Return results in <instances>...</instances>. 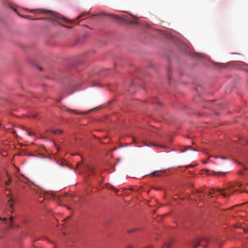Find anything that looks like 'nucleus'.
Instances as JSON below:
<instances>
[{
	"mask_svg": "<svg viewBox=\"0 0 248 248\" xmlns=\"http://www.w3.org/2000/svg\"><path fill=\"white\" fill-rule=\"evenodd\" d=\"M38 12L40 13H43L46 15H48L51 16L50 17V20L52 22H53L54 24H56V20H60L61 19H63L64 20L69 22H73V21H71L67 20L66 18L62 16L60 14L56 13H53L52 12L45 10L43 9H32V10H29V12L30 13H36V12Z\"/></svg>",
	"mask_w": 248,
	"mask_h": 248,
	"instance_id": "obj_1",
	"label": "nucleus"
},
{
	"mask_svg": "<svg viewBox=\"0 0 248 248\" xmlns=\"http://www.w3.org/2000/svg\"><path fill=\"white\" fill-rule=\"evenodd\" d=\"M234 186L233 185L231 184L226 186L223 189L217 188L216 191L223 197H227L232 194L235 190H236V189H234Z\"/></svg>",
	"mask_w": 248,
	"mask_h": 248,
	"instance_id": "obj_2",
	"label": "nucleus"
},
{
	"mask_svg": "<svg viewBox=\"0 0 248 248\" xmlns=\"http://www.w3.org/2000/svg\"><path fill=\"white\" fill-rule=\"evenodd\" d=\"M0 220H2L1 223L2 224L6 225L7 226L6 227L8 229L12 227V226L13 225V223H12L13 217H10V220H8L6 218H3V219H2L0 217Z\"/></svg>",
	"mask_w": 248,
	"mask_h": 248,
	"instance_id": "obj_3",
	"label": "nucleus"
},
{
	"mask_svg": "<svg viewBox=\"0 0 248 248\" xmlns=\"http://www.w3.org/2000/svg\"><path fill=\"white\" fill-rule=\"evenodd\" d=\"M205 241L206 242L208 241V240L206 238H202L201 239H196L194 240L192 242L190 243V246L193 248H196L198 246L200 245V242L201 241Z\"/></svg>",
	"mask_w": 248,
	"mask_h": 248,
	"instance_id": "obj_4",
	"label": "nucleus"
},
{
	"mask_svg": "<svg viewBox=\"0 0 248 248\" xmlns=\"http://www.w3.org/2000/svg\"><path fill=\"white\" fill-rule=\"evenodd\" d=\"M174 240L173 239H170L164 243L163 246L161 248H170L171 246L173 243Z\"/></svg>",
	"mask_w": 248,
	"mask_h": 248,
	"instance_id": "obj_5",
	"label": "nucleus"
},
{
	"mask_svg": "<svg viewBox=\"0 0 248 248\" xmlns=\"http://www.w3.org/2000/svg\"><path fill=\"white\" fill-rule=\"evenodd\" d=\"M7 201L10 207L12 208L14 203V200L13 196L11 194L7 195Z\"/></svg>",
	"mask_w": 248,
	"mask_h": 248,
	"instance_id": "obj_6",
	"label": "nucleus"
},
{
	"mask_svg": "<svg viewBox=\"0 0 248 248\" xmlns=\"http://www.w3.org/2000/svg\"><path fill=\"white\" fill-rule=\"evenodd\" d=\"M109 16L114 18L115 20L120 21V20H122V18H121L120 17L116 16V15H113V14H109Z\"/></svg>",
	"mask_w": 248,
	"mask_h": 248,
	"instance_id": "obj_7",
	"label": "nucleus"
},
{
	"mask_svg": "<svg viewBox=\"0 0 248 248\" xmlns=\"http://www.w3.org/2000/svg\"><path fill=\"white\" fill-rule=\"evenodd\" d=\"M6 175H7V177H9V179L8 181H7L5 182V184L6 186H8L11 184L12 180H11V178L9 176V175L7 172H6Z\"/></svg>",
	"mask_w": 248,
	"mask_h": 248,
	"instance_id": "obj_8",
	"label": "nucleus"
},
{
	"mask_svg": "<svg viewBox=\"0 0 248 248\" xmlns=\"http://www.w3.org/2000/svg\"><path fill=\"white\" fill-rule=\"evenodd\" d=\"M88 12H85V13H84L83 14H82L81 15H80V16H79L77 19L76 20H78V19H79V18H86V17L87 16V15H88Z\"/></svg>",
	"mask_w": 248,
	"mask_h": 248,
	"instance_id": "obj_9",
	"label": "nucleus"
},
{
	"mask_svg": "<svg viewBox=\"0 0 248 248\" xmlns=\"http://www.w3.org/2000/svg\"><path fill=\"white\" fill-rule=\"evenodd\" d=\"M19 16L22 17H23V18H25L26 19H28L30 20H36V19H42V18L33 19V18H31L30 16H21L20 15H19Z\"/></svg>",
	"mask_w": 248,
	"mask_h": 248,
	"instance_id": "obj_10",
	"label": "nucleus"
},
{
	"mask_svg": "<svg viewBox=\"0 0 248 248\" xmlns=\"http://www.w3.org/2000/svg\"><path fill=\"white\" fill-rule=\"evenodd\" d=\"M65 110L69 111V112H74L77 114H81V113L79 112L78 110H74V109H70L69 108H65Z\"/></svg>",
	"mask_w": 248,
	"mask_h": 248,
	"instance_id": "obj_11",
	"label": "nucleus"
},
{
	"mask_svg": "<svg viewBox=\"0 0 248 248\" xmlns=\"http://www.w3.org/2000/svg\"><path fill=\"white\" fill-rule=\"evenodd\" d=\"M52 132L53 134H58L59 135H61L62 133V130H52Z\"/></svg>",
	"mask_w": 248,
	"mask_h": 248,
	"instance_id": "obj_12",
	"label": "nucleus"
},
{
	"mask_svg": "<svg viewBox=\"0 0 248 248\" xmlns=\"http://www.w3.org/2000/svg\"><path fill=\"white\" fill-rule=\"evenodd\" d=\"M188 149H192V150H193L194 151H197L195 148H192L191 146H187L186 149L185 150H183V152L186 151Z\"/></svg>",
	"mask_w": 248,
	"mask_h": 248,
	"instance_id": "obj_13",
	"label": "nucleus"
},
{
	"mask_svg": "<svg viewBox=\"0 0 248 248\" xmlns=\"http://www.w3.org/2000/svg\"><path fill=\"white\" fill-rule=\"evenodd\" d=\"M153 144V145H154V146H159V147H161V148H167V146H165V145H164V146H162V145H161H161H156V144Z\"/></svg>",
	"mask_w": 248,
	"mask_h": 248,
	"instance_id": "obj_14",
	"label": "nucleus"
},
{
	"mask_svg": "<svg viewBox=\"0 0 248 248\" xmlns=\"http://www.w3.org/2000/svg\"><path fill=\"white\" fill-rule=\"evenodd\" d=\"M135 231H136L135 229L129 230L127 231V232L128 233H130V232H135Z\"/></svg>",
	"mask_w": 248,
	"mask_h": 248,
	"instance_id": "obj_15",
	"label": "nucleus"
},
{
	"mask_svg": "<svg viewBox=\"0 0 248 248\" xmlns=\"http://www.w3.org/2000/svg\"><path fill=\"white\" fill-rule=\"evenodd\" d=\"M153 104H158V105L160 104V103L157 100H155V101H153Z\"/></svg>",
	"mask_w": 248,
	"mask_h": 248,
	"instance_id": "obj_16",
	"label": "nucleus"
},
{
	"mask_svg": "<svg viewBox=\"0 0 248 248\" xmlns=\"http://www.w3.org/2000/svg\"><path fill=\"white\" fill-rule=\"evenodd\" d=\"M215 193V191L214 190H211V191L210 192V194H213Z\"/></svg>",
	"mask_w": 248,
	"mask_h": 248,
	"instance_id": "obj_17",
	"label": "nucleus"
},
{
	"mask_svg": "<svg viewBox=\"0 0 248 248\" xmlns=\"http://www.w3.org/2000/svg\"><path fill=\"white\" fill-rule=\"evenodd\" d=\"M126 248H133V247L131 246H128Z\"/></svg>",
	"mask_w": 248,
	"mask_h": 248,
	"instance_id": "obj_18",
	"label": "nucleus"
},
{
	"mask_svg": "<svg viewBox=\"0 0 248 248\" xmlns=\"http://www.w3.org/2000/svg\"><path fill=\"white\" fill-rule=\"evenodd\" d=\"M29 135H30V136H31V135H33V133H31V132H29Z\"/></svg>",
	"mask_w": 248,
	"mask_h": 248,
	"instance_id": "obj_19",
	"label": "nucleus"
},
{
	"mask_svg": "<svg viewBox=\"0 0 248 248\" xmlns=\"http://www.w3.org/2000/svg\"><path fill=\"white\" fill-rule=\"evenodd\" d=\"M137 23V22H132V24H136Z\"/></svg>",
	"mask_w": 248,
	"mask_h": 248,
	"instance_id": "obj_20",
	"label": "nucleus"
},
{
	"mask_svg": "<svg viewBox=\"0 0 248 248\" xmlns=\"http://www.w3.org/2000/svg\"><path fill=\"white\" fill-rule=\"evenodd\" d=\"M156 173H157V172H153V174L155 175Z\"/></svg>",
	"mask_w": 248,
	"mask_h": 248,
	"instance_id": "obj_21",
	"label": "nucleus"
},
{
	"mask_svg": "<svg viewBox=\"0 0 248 248\" xmlns=\"http://www.w3.org/2000/svg\"><path fill=\"white\" fill-rule=\"evenodd\" d=\"M66 207H67V208L68 210H70V208L69 207L67 206Z\"/></svg>",
	"mask_w": 248,
	"mask_h": 248,
	"instance_id": "obj_22",
	"label": "nucleus"
},
{
	"mask_svg": "<svg viewBox=\"0 0 248 248\" xmlns=\"http://www.w3.org/2000/svg\"><path fill=\"white\" fill-rule=\"evenodd\" d=\"M33 117L34 118H36V115H34L33 116Z\"/></svg>",
	"mask_w": 248,
	"mask_h": 248,
	"instance_id": "obj_23",
	"label": "nucleus"
},
{
	"mask_svg": "<svg viewBox=\"0 0 248 248\" xmlns=\"http://www.w3.org/2000/svg\"><path fill=\"white\" fill-rule=\"evenodd\" d=\"M145 145H146V146H149V144H145Z\"/></svg>",
	"mask_w": 248,
	"mask_h": 248,
	"instance_id": "obj_24",
	"label": "nucleus"
},
{
	"mask_svg": "<svg viewBox=\"0 0 248 248\" xmlns=\"http://www.w3.org/2000/svg\"><path fill=\"white\" fill-rule=\"evenodd\" d=\"M6 190L7 191H9V190L8 188H6Z\"/></svg>",
	"mask_w": 248,
	"mask_h": 248,
	"instance_id": "obj_25",
	"label": "nucleus"
},
{
	"mask_svg": "<svg viewBox=\"0 0 248 248\" xmlns=\"http://www.w3.org/2000/svg\"><path fill=\"white\" fill-rule=\"evenodd\" d=\"M238 186H240V185L238 184Z\"/></svg>",
	"mask_w": 248,
	"mask_h": 248,
	"instance_id": "obj_26",
	"label": "nucleus"
},
{
	"mask_svg": "<svg viewBox=\"0 0 248 248\" xmlns=\"http://www.w3.org/2000/svg\"><path fill=\"white\" fill-rule=\"evenodd\" d=\"M109 14H108V16H109ZM106 16H107V14H106Z\"/></svg>",
	"mask_w": 248,
	"mask_h": 248,
	"instance_id": "obj_27",
	"label": "nucleus"
},
{
	"mask_svg": "<svg viewBox=\"0 0 248 248\" xmlns=\"http://www.w3.org/2000/svg\"><path fill=\"white\" fill-rule=\"evenodd\" d=\"M1 126V124L0 123V126Z\"/></svg>",
	"mask_w": 248,
	"mask_h": 248,
	"instance_id": "obj_28",
	"label": "nucleus"
}]
</instances>
